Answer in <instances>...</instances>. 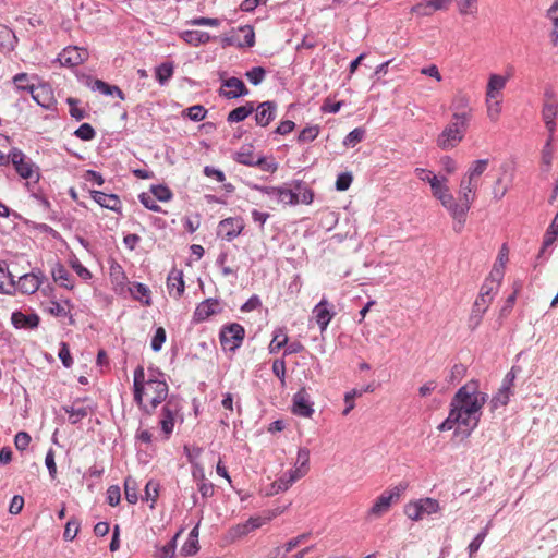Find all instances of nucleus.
<instances>
[{
  "instance_id": "nucleus-1",
  "label": "nucleus",
  "mask_w": 558,
  "mask_h": 558,
  "mask_svg": "<svg viewBox=\"0 0 558 558\" xmlns=\"http://www.w3.org/2000/svg\"><path fill=\"white\" fill-rule=\"evenodd\" d=\"M163 374L157 369L149 368L148 377H145V371L138 365L133 373V398L138 409L150 416L156 409L168 400L169 387L163 378Z\"/></svg>"
},
{
  "instance_id": "nucleus-2",
  "label": "nucleus",
  "mask_w": 558,
  "mask_h": 558,
  "mask_svg": "<svg viewBox=\"0 0 558 558\" xmlns=\"http://www.w3.org/2000/svg\"><path fill=\"white\" fill-rule=\"evenodd\" d=\"M487 400L488 395L480 391V383L475 379L460 387L452 397L450 409L461 415L459 425L468 429V435L477 427Z\"/></svg>"
},
{
  "instance_id": "nucleus-3",
  "label": "nucleus",
  "mask_w": 558,
  "mask_h": 558,
  "mask_svg": "<svg viewBox=\"0 0 558 558\" xmlns=\"http://www.w3.org/2000/svg\"><path fill=\"white\" fill-rule=\"evenodd\" d=\"M470 112H453L451 122L437 137V146L444 150L454 148L465 136Z\"/></svg>"
},
{
  "instance_id": "nucleus-4",
  "label": "nucleus",
  "mask_w": 558,
  "mask_h": 558,
  "mask_svg": "<svg viewBox=\"0 0 558 558\" xmlns=\"http://www.w3.org/2000/svg\"><path fill=\"white\" fill-rule=\"evenodd\" d=\"M476 187L477 182H473L466 178L461 180L459 202H457L458 206H454V210L458 214V227H453L456 231H460L465 222V215L474 199V192Z\"/></svg>"
},
{
  "instance_id": "nucleus-5",
  "label": "nucleus",
  "mask_w": 558,
  "mask_h": 558,
  "mask_svg": "<svg viewBox=\"0 0 558 558\" xmlns=\"http://www.w3.org/2000/svg\"><path fill=\"white\" fill-rule=\"evenodd\" d=\"M182 410V399L179 396L171 395L168 400L165 402L161 413L159 425L161 427L162 433L165 434V438L168 439L173 432L175 416Z\"/></svg>"
},
{
  "instance_id": "nucleus-6",
  "label": "nucleus",
  "mask_w": 558,
  "mask_h": 558,
  "mask_svg": "<svg viewBox=\"0 0 558 558\" xmlns=\"http://www.w3.org/2000/svg\"><path fill=\"white\" fill-rule=\"evenodd\" d=\"M245 329L238 323L228 324L221 327L219 340L225 351L234 352L244 340Z\"/></svg>"
},
{
  "instance_id": "nucleus-7",
  "label": "nucleus",
  "mask_w": 558,
  "mask_h": 558,
  "mask_svg": "<svg viewBox=\"0 0 558 558\" xmlns=\"http://www.w3.org/2000/svg\"><path fill=\"white\" fill-rule=\"evenodd\" d=\"M407 484L400 483L391 489L385 490L369 509V515L380 517L387 512L391 504L399 500L401 494L407 489Z\"/></svg>"
},
{
  "instance_id": "nucleus-8",
  "label": "nucleus",
  "mask_w": 558,
  "mask_h": 558,
  "mask_svg": "<svg viewBox=\"0 0 558 558\" xmlns=\"http://www.w3.org/2000/svg\"><path fill=\"white\" fill-rule=\"evenodd\" d=\"M10 160L21 178L32 179L35 175L36 180L39 179L38 168L21 149L12 148Z\"/></svg>"
},
{
  "instance_id": "nucleus-9",
  "label": "nucleus",
  "mask_w": 558,
  "mask_h": 558,
  "mask_svg": "<svg viewBox=\"0 0 558 558\" xmlns=\"http://www.w3.org/2000/svg\"><path fill=\"white\" fill-rule=\"evenodd\" d=\"M439 510V504L436 499L424 498L415 502H410L404 508V513L412 521L422 520L425 514H433Z\"/></svg>"
},
{
  "instance_id": "nucleus-10",
  "label": "nucleus",
  "mask_w": 558,
  "mask_h": 558,
  "mask_svg": "<svg viewBox=\"0 0 558 558\" xmlns=\"http://www.w3.org/2000/svg\"><path fill=\"white\" fill-rule=\"evenodd\" d=\"M286 191H290L293 196L291 202H286V205H296L299 203L308 205L313 202L314 193L302 180L286 183Z\"/></svg>"
},
{
  "instance_id": "nucleus-11",
  "label": "nucleus",
  "mask_w": 558,
  "mask_h": 558,
  "mask_svg": "<svg viewBox=\"0 0 558 558\" xmlns=\"http://www.w3.org/2000/svg\"><path fill=\"white\" fill-rule=\"evenodd\" d=\"M27 92L32 95L34 101L45 109H53L57 100L53 90L48 84H39L37 86L29 85Z\"/></svg>"
},
{
  "instance_id": "nucleus-12",
  "label": "nucleus",
  "mask_w": 558,
  "mask_h": 558,
  "mask_svg": "<svg viewBox=\"0 0 558 558\" xmlns=\"http://www.w3.org/2000/svg\"><path fill=\"white\" fill-rule=\"evenodd\" d=\"M86 402H89L88 398H76L71 405L62 407V410L69 414V422L72 425H76L94 411V407L85 404Z\"/></svg>"
},
{
  "instance_id": "nucleus-13",
  "label": "nucleus",
  "mask_w": 558,
  "mask_h": 558,
  "mask_svg": "<svg viewBox=\"0 0 558 558\" xmlns=\"http://www.w3.org/2000/svg\"><path fill=\"white\" fill-rule=\"evenodd\" d=\"M87 58L88 52L85 48L68 46L59 53L57 60L62 66L74 68L82 64Z\"/></svg>"
},
{
  "instance_id": "nucleus-14",
  "label": "nucleus",
  "mask_w": 558,
  "mask_h": 558,
  "mask_svg": "<svg viewBox=\"0 0 558 558\" xmlns=\"http://www.w3.org/2000/svg\"><path fill=\"white\" fill-rule=\"evenodd\" d=\"M293 414L302 417H312L314 414V402L305 388L300 389L292 398Z\"/></svg>"
},
{
  "instance_id": "nucleus-15",
  "label": "nucleus",
  "mask_w": 558,
  "mask_h": 558,
  "mask_svg": "<svg viewBox=\"0 0 558 558\" xmlns=\"http://www.w3.org/2000/svg\"><path fill=\"white\" fill-rule=\"evenodd\" d=\"M250 94L248 88L242 80L232 76L222 81L219 95L227 99H234Z\"/></svg>"
},
{
  "instance_id": "nucleus-16",
  "label": "nucleus",
  "mask_w": 558,
  "mask_h": 558,
  "mask_svg": "<svg viewBox=\"0 0 558 558\" xmlns=\"http://www.w3.org/2000/svg\"><path fill=\"white\" fill-rule=\"evenodd\" d=\"M335 315L336 313L333 311V306L330 305L326 299H323L313 308V318L315 319L322 332L327 329Z\"/></svg>"
},
{
  "instance_id": "nucleus-17",
  "label": "nucleus",
  "mask_w": 558,
  "mask_h": 558,
  "mask_svg": "<svg viewBox=\"0 0 558 558\" xmlns=\"http://www.w3.org/2000/svg\"><path fill=\"white\" fill-rule=\"evenodd\" d=\"M221 311L222 308L218 299H206L196 306L193 314V320L195 323L204 322L210 316L221 313Z\"/></svg>"
},
{
  "instance_id": "nucleus-18",
  "label": "nucleus",
  "mask_w": 558,
  "mask_h": 558,
  "mask_svg": "<svg viewBox=\"0 0 558 558\" xmlns=\"http://www.w3.org/2000/svg\"><path fill=\"white\" fill-rule=\"evenodd\" d=\"M252 190L258 191L267 195L271 201L286 205V202L292 201L290 191H286V184L282 186H264L258 184H248Z\"/></svg>"
},
{
  "instance_id": "nucleus-19",
  "label": "nucleus",
  "mask_w": 558,
  "mask_h": 558,
  "mask_svg": "<svg viewBox=\"0 0 558 558\" xmlns=\"http://www.w3.org/2000/svg\"><path fill=\"white\" fill-rule=\"evenodd\" d=\"M40 317L36 313L26 314L22 311H14L11 314V324L16 329L34 330L39 326Z\"/></svg>"
},
{
  "instance_id": "nucleus-20",
  "label": "nucleus",
  "mask_w": 558,
  "mask_h": 558,
  "mask_svg": "<svg viewBox=\"0 0 558 558\" xmlns=\"http://www.w3.org/2000/svg\"><path fill=\"white\" fill-rule=\"evenodd\" d=\"M304 476V471L290 470L282 474L277 481L271 484L268 495H275L280 492H286L294 482Z\"/></svg>"
},
{
  "instance_id": "nucleus-21",
  "label": "nucleus",
  "mask_w": 558,
  "mask_h": 558,
  "mask_svg": "<svg viewBox=\"0 0 558 558\" xmlns=\"http://www.w3.org/2000/svg\"><path fill=\"white\" fill-rule=\"evenodd\" d=\"M239 32L244 34L243 40H240L235 36L225 37L222 39V46H236L239 48H251L255 45V33L252 26L244 25L239 27Z\"/></svg>"
},
{
  "instance_id": "nucleus-22",
  "label": "nucleus",
  "mask_w": 558,
  "mask_h": 558,
  "mask_svg": "<svg viewBox=\"0 0 558 558\" xmlns=\"http://www.w3.org/2000/svg\"><path fill=\"white\" fill-rule=\"evenodd\" d=\"M255 110L256 124L267 126L276 117L277 105L275 101L267 100L260 102Z\"/></svg>"
},
{
  "instance_id": "nucleus-23",
  "label": "nucleus",
  "mask_w": 558,
  "mask_h": 558,
  "mask_svg": "<svg viewBox=\"0 0 558 558\" xmlns=\"http://www.w3.org/2000/svg\"><path fill=\"white\" fill-rule=\"evenodd\" d=\"M243 229L244 225L239 218H227L219 222V233H222L227 241L234 240Z\"/></svg>"
},
{
  "instance_id": "nucleus-24",
  "label": "nucleus",
  "mask_w": 558,
  "mask_h": 558,
  "mask_svg": "<svg viewBox=\"0 0 558 558\" xmlns=\"http://www.w3.org/2000/svg\"><path fill=\"white\" fill-rule=\"evenodd\" d=\"M490 303L489 299L476 298L469 317V327L471 329L478 327Z\"/></svg>"
},
{
  "instance_id": "nucleus-25",
  "label": "nucleus",
  "mask_w": 558,
  "mask_h": 558,
  "mask_svg": "<svg viewBox=\"0 0 558 558\" xmlns=\"http://www.w3.org/2000/svg\"><path fill=\"white\" fill-rule=\"evenodd\" d=\"M92 198L101 207L112 211H120L121 201L116 194H106L101 191H93Z\"/></svg>"
},
{
  "instance_id": "nucleus-26",
  "label": "nucleus",
  "mask_w": 558,
  "mask_h": 558,
  "mask_svg": "<svg viewBox=\"0 0 558 558\" xmlns=\"http://www.w3.org/2000/svg\"><path fill=\"white\" fill-rule=\"evenodd\" d=\"M41 284V279L36 274H24L19 277L16 288L26 294L35 293Z\"/></svg>"
},
{
  "instance_id": "nucleus-27",
  "label": "nucleus",
  "mask_w": 558,
  "mask_h": 558,
  "mask_svg": "<svg viewBox=\"0 0 558 558\" xmlns=\"http://www.w3.org/2000/svg\"><path fill=\"white\" fill-rule=\"evenodd\" d=\"M180 38L190 46L198 47L209 43L214 37L203 31L186 29L180 33Z\"/></svg>"
},
{
  "instance_id": "nucleus-28",
  "label": "nucleus",
  "mask_w": 558,
  "mask_h": 558,
  "mask_svg": "<svg viewBox=\"0 0 558 558\" xmlns=\"http://www.w3.org/2000/svg\"><path fill=\"white\" fill-rule=\"evenodd\" d=\"M437 199L440 201L441 205L449 210L452 218L456 220V225L458 227V214L454 210V206H458V203L454 201L452 194L449 192L447 185H442L437 192L433 194Z\"/></svg>"
},
{
  "instance_id": "nucleus-29",
  "label": "nucleus",
  "mask_w": 558,
  "mask_h": 558,
  "mask_svg": "<svg viewBox=\"0 0 558 558\" xmlns=\"http://www.w3.org/2000/svg\"><path fill=\"white\" fill-rule=\"evenodd\" d=\"M15 288V276L9 270L7 262H0V292L11 293Z\"/></svg>"
},
{
  "instance_id": "nucleus-30",
  "label": "nucleus",
  "mask_w": 558,
  "mask_h": 558,
  "mask_svg": "<svg viewBox=\"0 0 558 558\" xmlns=\"http://www.w3.org/2000/svg\"><path fill=\"white\" fill-rule=\"evenodd\" d=\"M184 280L182 270L173 268L167 278V288L171 294L175 290L174 298L179 299L184 292Z\"/></svg>"
},
{
  "instance_id": "nucleus-31",
  "label": "nucleus",
  "mask_w": 558,
  "mask_h": 558,
  "mask_svg": "<svg viewBox=\"0 0 558 558\" xmlns=\"http://www.w3.org/2000/svg\"><path fill=\"white\" fill-rule=\"evenodd\" d=\"M16 43L15 33L7 25L0 24V50L8 53L15 48Z\"/></svg>"
},
{
  "instance_id": "nucleus-32",
  "label": "nucleus",
  "mask_w": 558,
  "mask_h": 558,
  "mask_svg": "<svg viewBox=\"0 0 558 558\" xmlns=\"http://www.w3.org/2000/svg\"><path fill=\"white\" fill-rule=\"evenodd\" d=\"M53 280L65 289H73V281L70 271L61 264L57 263L51 270Z\"/></svg>"
},
{
  "instance_id": "nucleus-33",
  "label": "nucleus",
  "mask_w": 558,
  "mask_h": 558,
  "mask_svg": "<svg viewBox=\"0 0 558 558\" xmlns=\"http://www.w3.org/2000/svg\"><path fill=\"white\" fill-rule=\"evenodd\" d=\"M507 81L508 77L501 76L499 74H492L489 76L486 88V97L488 101L492 99H496L497 94L505 88Z\"/></svg>"
},
{
  "instance_id": "nucleus-34",
  "label": "nucleus",
  "mask_w": 558,
  "mask_h": 558,
  "mask_svg": "<svg viewBox=\"0 0 558 558\" xmlns=\"http://www.w3.org/2000/svg\"><path fill=\"white\" fill-rule=\"evenodd\" d=\"M88 86L92 90H97L101 93L102 95L112 96L117 95L120 99H124L123 92L116 85H109L108 83L101 81V80H93Z\"/></svg>"
},
{
  "instance_id": "nucleus-35",
  "label": "nucleus",
  "mask_w": 558,
  "mask_h": 558,
  "mask_svg": "<svg viewBox=\"0 0 558 558\" xmlns=\"http://www.w3.org/2000/svg\"><path fill=\"white\" fill-rule=\"evenodd\" d=\"M255 110L253 101H247L245 105L231 110L227 117L229 123H236L244 121Z\"/></svg>"
},
{
  "instance_id": "nucleus-36",
  "label": "nucleus",
  "mask_w": 558,
  "mask_h": 558,
  "mask_svg": "<svg viewBox=\"0 0 558 558\" xmlns=\"http://www.w3.org/2000/svg\"><path fill=\"white\" fill-rule=\"evenodd\" d=\"M129 290L135 300L142 302L145 305H150V291L146 284L141 282H132Z\"/></svg>"
},
{
  "instance_id": "nucleus-37",
  "label": "nucleus",
  "mask_w": 558,
  "mask_h": 558,
  "mask_svg": "<svg viewBox=\"0 0 558 558\" xmlns=\"http://www.w3.org/2000/svg\"><path fill=\"white\" fill-rule=\"evenodd\" d=\"M257 156L254 154L253 145H243L235 154L234 160L238 163L253 167Z\"/></svg>"
},
{
  "instance_id": "nucleus-38",
  "label": "nucleus",
  "mask_w": 558,
  "mask_h": 558,
  "mask_svg": "<svg viewBox=\"0 0 558 558\" xmlns=\"http://www.w3.org/2000/svg\"><path fill=\"white\" fill-rule=\"evenodd\" d=\"M488 166V159H478L472 162L471 167L469 168V171L464 178L477 182V178L481 177Z\"/></svg>"
},
{
  "instance_id": "nucleus-39",
  "label": "nucleus",
  "mask_w": 558,
  "mask_h": 558,
  "mask_svg": "<svg viewBox=\"0 0 558 558\" xmlns=\"http://www.w3.org/2000/svg\"><path fill=\"white\" fill-rule=\"evenodd\" d=\"M511 396V390H508L507 387H500L497 393L490 400V408L493 411L497 410L499 407H505L509 402Z\"/></svg>"
},
{
  "instance_id": "nucleus-40",
  "label": "nucleus",
  "mask_w": 558,
  "mask_h": 558,
  "mask_svg": "<svg viewBox=\"0 0 558 558\" xmlns=\"http://www.w3.org/2000/svg\"><path fill=\"white\" fill-rule=\"evenodd\" d=\"M124 494L129 504L134 505L137 502V483L132 476H128L124 481Z\"/></svg>"
},
{
  "instance_id": "nucleus-41",
  "label": "nucleus",
  "mask_w": 558,
  "mask_h": 558,
  "mask_svg": "<svg viewBox=\"0 0 558 558\" xmlns=\"http://www.w3.org/2000/svg\"><path fill=\"white\" fill-rule=\"evenodd\" d=\"M288 343V336L283 332L282 329H277L275 331L274 338L269 344V353L275 354L279 352L283 347Z\"/></svg>"
},
{
  "instance_id": "nucleus-42",
  "label": "nucleus",
  "mask_w": 558,
  "mask_h": 558,
  "mask_svg": "<svg viewBox=\"0 0 558 558\" xmlns=\"http://www.w3.org/2000/svg\"><path fill=\"white\" fill-rule=\"evenodd\" d=\"M173 75V65L170 62H163L156 68V80L160 85H165Z\"/></svg>"
},
{
  "instance_id": "nucleus-43",
  "label": "nucleus",
  "mask_w": 558,
  "mask_h": 558,
  "mask_svg": "<svg viewBox=\"0 0 558 558\" xmlns=\"http://www.w3.org/2000/svg\"><path fill=\"white\" fill-rule=\"evenodd\" d=\"M267 71L263 66H254L246 71L244 75L252 85L257 86L263 83Z\"/></svg>"
},
{
  "instance_id": "nucleus-44",
  "label": "nucleus",
  "mask_w": 558,
  "mask_h": 558,
  "mask_svg": "<svg viewBox=\"0 0 558 558\" xmlns=\"http://www.w3.org/2000/svg\"><path fill=\"white\" fill-rule=\"evenodd\" d=\"M179 531L166 545L160 547L157 551V558H173L177 548V539L180 536Z\"/></svg>"
},
{
  "instance_id": "nucleus-45",
  "label": "nucleus",
  "mask_w": 558,
  "mask_h": 558,
  "mask_svg": "<svg viewBox=\"0 0 558 558\" xmlns=\"http://www.w3.org/2000/svg\"><path fill=\"white\" fill-rule=\"evenodd\" d=\"M434 3L428 0L424 2H418L411 8V13L416 14L417 16H430L438 9L434 8Z\"/></svg>"
},
{
  "instance_id": "nucleus-46",
  "label": "nucleus",
  "mask_w": 558,
  "mask_h": 558,
  "mask_svg": "<svg viewBox=\"0 0 558 558\" xmlns=\"http://www.w3.org/2000/svg\"><path fill=\"white\" fill-rule=\"evenodd\" d=\"M150 192L153 196L160 202H169L173 197L171 190L162 184L151 185Z\"/></svg>"
},
{
  "instance_id": "nucleus-47",
  "label": "nucleus",
  "mask_w": 558,
  "mask_h": 558,
  "mask_svg": "<svg viewBox=\"0 0 558 558\" xmlns=\"http://www.w3.org/2000/svg\"><path fill=\"white\" fill-rule=\"evenodd\" d=\"M69 301H66L65 304H61L57 301H51L49 303V306L47 307V312L54 317H71L70 310L66 308V305H69Z\"/></svg>"
},
{
  "instance_id": "nucleus-48",
  "label": "nucleus",
  "mask_w": 558,
  "mask_h": 558,
  "mask_svg": "<svg viewBox=\"0 0 558 558\" xmlns=\"http://www.w3.org/2000/svg\"><path fill=\"white\" fill-rule=\"evenodd\" d=\"M365 136V130L362 128H355L343 140V145L348 147H354L357 143L362 142Z\"/></svg>"
},
{
  "instance_id": "nucleus-49",
  "label": "nucleus",
  "mask_w": 558,
  "mask_h": 558,
  "mask_svg": "<svg viewBox=\"0 0 558 558\" xmlns=\"http://www.w3.org/2000/svg\"><path fill=\"white\" fill-rule=\"evenodd\" d=\"M74 135L82 141H92L96 132L89 123H83L75 130Z\"/></svg>"
},
{
  "instance_id": "nucleus-50",
  "label": "nucleus",
  "mask_w": 558,
  "mask_h": 558,
  "mask_svg": "<svg viewBox=\"0 0 558 558\" xmlns=\"http://www.w3.org/2000/svg\"><path fill=\"white\" fill-rule=\"evenodd\" d=\"M186 117L194 121L199 122L206 118L207 110L202 105H194L186 109Z\"/></svg>"
},
{
  "instance_id": "nucleus-51",
  "label": "nucleus",
  "mask_w": 558,
  "mask_h": 558,
  "mask_svg": "<svg viewBox=\"0 0 558 558\" xmlns=\"http://www.w3.org/2000/svg\"><path fill=\"white\" fill-rule=\"evenodd\" d=\"M80 521L76 518H72L65 524L63 537L65 541H73L80 531Z\"/></svg>"
},
{
  "instance_id": "nucleus-52",
  "label": "nucleus",
  "mask_w": 558,
  "mask_h": 558,
  "mask_svg": "<svg viewBox=\"0 0 558 558\" xmlns=\"http://www.w3.org/2000/svg\"><path fill=\"white\" fill-rule=\"evenodd\" d=\"M542 114L547 128L551 131L555 126L554 119L557 114L556 106L553 104H546L543 107Z\"/></svg>"
},
{
  "instance_id": "nucleus-53",
  "label": "nucleus",
  "mask_w": 558,
  "mask_h": 558,
  "mask_svg": "<svg viewBox=\"0 0 558 558\" xmlns=\"http://www.w3.org/2000/svg\"><path fill=\"white\" fill-rule=\"evenodd\" d=\"M318 134L319 128L317 125L306 126L300 132L298 141L300 143L312 142L318 136Z\"/></svg>"
},
{
  "instance_id": "nucleus-54",
  "label": "nucleus",
  "mask_w": 558,
  "mask_h": 558,
  "mask_svg": "<svg viewBox=\"0 0 558 558\" xmlns=\"http://www.w3.org/2000/svg\"><path fill=\"white\" fill-rule=\"evenodd\" d=\"M460 417H461V415L459 413H457L454 410L450 409L448 417L441 424L438 425V427H437L438 430H440V432L451 430L456 424H459Z\"/></svg>"
},
{
  "instance_id": "nucleus-55",
  "label": "nucleus",
  "mask_w": 558,
  "mask_h": 558,
  "mask_svg": "<svg viewBox=\"0 0 558 558\" xmlns=\"http://www.w3.org/2000/svg\"><path fill=\"white\" fill-rule=\"evenodd\" d=\"M310 450L307 448H300L296 457L298 468L295 470L304 471V475L308 471Z\"/></svg>"
},
{
  "instance_id": "nucleus-56",
  "label": "nucleus",
  "mask_w": 558,
  "mask_h": 558,
  "mask_svg": "<svg viewBox=\"0 0 558 558\" xmlns=\"http://www.w3.org/2000/svg\"><path fill=\"white\" fill-rule=\"evenodd\" d=\"M253 167H258L260 170L274 173L278 169V163L274 160H267L264 156H257Z\"/></svg>"
},
{
  "instance_id": "nucleus-57",
  "label": "nucleus",
  "mask_w": 558,
  "mask_h": 558,
  "mask_svg": "<svg viewBox=\"0 0 558 558\" xmlns=\"http://www.w3.org/2000/svg\"><path fill=\"white\" fill-rule=\"evenodd\" d=\"M166 338H167V335H166L165 328L158 327L155 331L153 339H151V343H150L151 350L154 352L160 351L166 341Z\"/></svg>"
},
{
  "instance_id": "nucleus-58",
  "label": "nucleus",
  "mask_w": 558,
  "mask_h": 558,
  "mask_svg": "<svg viewBox=\"0 0 558 558\" xmlns=\"http://www.w3.org/2000/svg\"><path fill=\"white\" fill-rule=\"evenodd\" d=\"M158 492H159V483L158 482L150 480L146 483L145 499L151 500V505H150L151 508L154 507V504L158 497Z\"/></svg>"
},
{
  "instance_id": "nucleus-59",
  "label": "nucleus",
  "mask_w": 558,
  "mask_h": 558,
  "mask_svg": "<svg viewBox=\"0 0 558 558\" xmlns=\"http://www.w3.org/2000/svg\"><path fill=\"white\" fill-rule=\"evenodd\" d=\"M465 372H466V368L463 364L459 363V364H454L451 369H450V373L447 377V381L449 384H453L456 381H459L463 378V376L465 375Z\"/></svg>"
},
{
  "instance_id": "nucleus-60",
  "label": "nucleus",
  "mask_w": 558,
  "mask_h": 558,
  "mask_svg": "<svg viewBox=\"0 0 558 558\" xmlns=\"http://www.w3.org/2000/svg\"><path fill=\"white\" fill-rule=\"evenodd\" d=\"M138 198L145 208L155 213L161 211V207L156 203V198L153 195H149L148 193H142L140 194Z\"/></svg>"
},
{
  "instance_id": "nucleus-61",
  "label": "nucleus",
  "mask_w": 558,
  "mask_h": 558,
  "mask_svg": "<svg viewBox=\"0 0 558 558\" xmlns=\"http://www.w3.org/2000/svg\"><path fill=\"white\" fill-rule=\"evenodd\" d=\"M187 25L193 26H211L217 27L220 25V20L215 17H194L192 20L186 21Z\"/></svg>"
},
{
  "instance_id": "nucleus-62",
  "label": "nucleus",
  "mask_w": 558,
  "mask_h": 558,
  "mask_svg": "<svg viewBox=\"0 0 558 558\" xmlns=\"http://www.w3.org/2000/svg\"><path fill=\"white\" fill-rule=\"evenodd\" d=\"M363 391H357V389H352L344 395V402L347 404L345 409L342 411L343 415H348L355 407L354 399L356 397H361Z\"/></svg>"
},
{
  "instance_id": "nucleus-63",
  "label": "nucleus",
  "mask_w": 558,
  "mask_h": 558,
  "mask_svg": "<svg viewBox=\"0 0 558 558\" xmlns=\"http://www.w3.org/2000/svg\"><path fill=\"white\" fill-rule=\"evenodd\" d=\"M58 356L61 360L64 367L70 368L73 365V359L69 345L65 342L60 343Z\"/></svg>"
},
{
  "instance_id": "nucleus-64",
  "label": "nucleus",
  "mask_w": 558,
  "mask_h": 558,
  "mask_svg": "<svg viewBox=\"0 0 558 558\" xmlns=\"http://www.w3.org/2000/svg\"><path fill=\"white\" fill-rule=\"evenodd\" d=\"M66 102L70 106V114L72 118H74L77 121H81L86 117L85 110L77 107L80 102L77 99L70 97L66 99Z\"/></svg>"
}]
</instances>
